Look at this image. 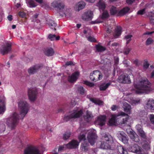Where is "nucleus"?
Masks as SVG:
<instances>
[{"instance_id":"1","label":"nucleus","mask_w":154,"mask_h":154,"mask_svg":"<svg viewBox=\"0 0 154 154\" xmlns=\"http://www.w3.org/2000/svg\"><path fill=\"white\" fill-rule=\"evenodd\" d=\"M134 87L137 89L135 92L137 94H148L152 90L150 82L146 79H140L138 85L134 84Z\"/></svg>"},{"instance_id":"2","label":"nucleus","mask_w":154,"mask_h":154,"mask_svg":"<svg viewBox=\"0 0 154 154\" xmlns=\"http://www.w3.org/2000/svg\"><path fill=\"white\" fill-rule=\"evenodd\" d=\"M19 121L18 114L16 112L13 113L7 120V123L9 127L14 129L17 125Z\"/></svg>"},{"instance_id":"3","label":"nucleus","mask_w":154,"mask_h":154,"mask_svg":"<svg viewBox=\"0 0 154 154\" xmlns=\"http://www.w3.org/2000/svg\"><path fill=\"white\" fill-rule=\"evenodd\" d=\"M18 105L20 115L23 119L27 113L29 108V105L26 101H20L18 103Z\"/></svg>"},{"instance_id":"4","label":"nucleus","mask_w":154,"mask_h":154,"mask_svg":"<svg viewBox=\"0 0 154 154\" xmlns=\"http://www.w3.org/2000/svg\"><path fill=\"white\" fill-rule=\"evenodd\" d=\"M38 94L37 89L35 88H30L28 90V96L31 102H34L36 99Z\"/></svg>"},{"instance_id":"5","label":"nucleus","mask_w":154,"mask_h":154,"mask_svg":"<svg viewBox=\"0 0 154 154\" xmlns=\"http://www.w3.org/2000/svg\"><path fill=\"white\" fill-rule=\"evenodd\" d=\"M97 137L96 131L93 130H89L87 134V138L88 142L93 145L95 143Z\"/></svg>"},{"instance_id":"6","label":"nucleus","mask_w":154,"mask_h":154,"mask_svg":"<svg viewBox=\"0 0 154 154\" xmlns=\"http://www.w3.org/2000/svg\"><path fill=\"white\" fill-rule=\"evenodd\" d=\"M82 112L81 110L79 111H75L72 112L70 113L68 115H65L64 118L65 121L67 122L72 118H76L80 117L82 115Z\"/></svg>"},{"instance_id":"7","label":"nucleus","mask_w":154,"mask_h":154,"mask_svg":"<svg viewBox=\"0 0 154 154\" xmlns=\"http://www.w3.org/2000/svg\"><path fill=\"white\" fill-rule=\"evenodd\" d=\"M102 77V74L98 70L93 71V73H91L90 75V78L91 80L94 82L101 80Z\"/></svg>"},{"instance_id":"8","label":"nucleus","mask_w":154,"mask_h":154,"mask_svg":"<svg viewBox=\"0 0 154 154\" xmlns=\"http://www.w3.org/2000/svg\"><path fill=\"white\" fill-rule=\"evenodd\" d=\"M136 128L141 139L144 142H147V141H149V139L146 136V133L141 128V126L140 125H138L136 126Z\"/></svg>"},{"instance_id":"9","label":"nucleus","mask_w":154,"mask_h":154,"mask_svg":"<svg viewBox=\"0 0 154 154\" xmlns=\"http://www.w3.org/2000/svg\"><path fill=\"white\" fill-rule=\"evenodd\" d=\"M51 6L57 10L62 11L65 7L64 2L60 0H55L51 3Z\"/></svg>"},{"instance_id":"10","label":"nucleus","mask_w":154,"mask_h":154,"mask_svg":"<svg viewBox=\"0 0 154 154\" xmlns=\"http://www.w3.org/2000/svg\"><path fill=\"white\" fill-rule=\"evenodd\" d=\"M43 67V64H37L30 67L28 70V73L30 75L35 74L40 70Z\"/></svg>"},{"instance_id":"11","label":"nucleus","mask_w":154,"mask_h":154,"mask_svg":"<svg viewBox=\"0 0 154 154\" xmlns=\"http://www.w3.org/2000/svg\"><path fill=\"white\" fill-rule=\"evenodd\" d=\"M11 45L8 43L2 45L0 50L1 54L4 55L9 53L11 51Z\"/></svg>"},{"instance_id":"12","label":"nucleus","mask_w":154,"mask_h":154,"mask_svg":"<svg viewBox=\"0 0 154 154\" xmlns=\"http://www.w3.org/2000/svg\"><path fill=\"white\" fill-rule=\"evenodd\" d=\"M24 154H40V152L36 147L29 146L25 149Z\"/></svg>"},{"instance_id":"13","label":"nucleus","mask_w":154,"mask_h":154,"mask_svg":"<svg viewBox=\"0 0 154 154\" xmlns=\"http://www.w3.org/2000/svg\"><path fill=\"white\" fill-rule=\"evenodd\" d=\"M129 150L131 152L137 154H143L144 152L143 150L138 145L135 144L130 146L129 148Z\"/></svg>"},{"instance_id":"14","label":"nucleus","mask_w":154,"mask_h":154,"mask_svg":"<svg viewBox=\"0 0 154 154\" xmlns=\"http://www.w3.org/2000/svg\"><path fill=\"white\" fill-rule=\"evenodd\" d=\"M117 136L119 139L124 143L127 144L128 143V138L123 131H119L117 133Z\"/></svg>"},{"instance_id":"15","label":"nucleus","mask_w":154,"mask_h":154,"mask_svg":"<svg viewBox=\"0 0 154 154\" xmlns=\"http://www.w3.org/2000/svg\"><path fill=\"white\" fill-rule=\"evenodd\" d=\"M118 81L119 82L124 84L130 83L131 82L130 77L127 74L121 75L118 78Z\"/></svg>"},{"instance_id":"16","label":"nucleus","mask_w":154,"mask_h":154,"mask_svg":"<svg viewBox=\"0 0 154 154\" xmlns=\"http://www.w3.org/2000/svg\"><path fill=\"white\" fill-rule=\"evenodd\" d=\"M79 73L78 72H75L73 73L71 76H69L68 78V81L71 83H74L76 82L78 78Z\"/></svg>"},{"instance_id":"17","label":"nucleus","mask_w":154,"mask_h":154,"mask_svg":"<svg viewBox=\"0 0 154 154\" xmlns=\"http://www.w3.org/2000/svg\"><path fill=\"white\" fill-rule=\"evenodd\" d=\"M78 138L80 141H81L82 140H84L85 141L86 139H85V135L84 134H80L78 137ZM88 143H85V142H84V143H82V151H86L88 150Z\"/></svg>"},{"instance_id":"18","label":"nucleus","mask_w":154,"mask_h":154,"mask_svg":"<svg viewBox=\"0 0 154 154\" xmlns=\"http://www.w3.org/2000/svg\"><path fill=\"white\" fill-rule=\"evenodd\" d=\"M103 138L104 140L108 143L112 144L113 143L112 137L108 133L103 134L102 135Z\"/></svg>"},{"instance_id":"19","label":"nucleus","mask_w":154,"mask_h":154,"mask_svg":"<svg viewBox=\"0 0 154 154\" xmlns=\"http://www.w3.org/2000/svg\"><path fill=\"white\" fill-rule=\"evenodd\" d=\"M93 16V12L90 10H88L82 16V18L83 20L88 21L91 20Z\"/></svg>"},{"instance_id":"20","label":"nucleus","mask_w":154,"mask_h":154,"mask_svg":"<svg viewBox=\"0 0 154 154\" xmlns=\"http://www.w3.org/2000/svg\"><path fill=\"white\" fill-rule=\"evenodd\" d=\"M46 23L48 24L50 29L56 30V27L57 26V23L53 20L49 18L46 19Z\"/></svg>"},{"instance_id":"21","label":"nucleus","mask_w":154,"mask_h":154,"mask_svg":"<svg viewBox=\"0 0 154 154\" xmlns=\"http://www.w3.org/2000/svg\"><path fill=\"white\" fill-rule=\"evenodd\" d=\"M79 143L77 140H73L65 146H67L68 148L74 149L77 148L79 146Z\"/></svg>"},{"instance_id":"22","label":"nucleus","mask_w":154,"mask_h":154,"mask_svg":"<svg viewBox=\"0 0 154 154\" xmlns=\"http://www.w3.org/2000/svg\"><path fill=\"white\" fill-rule=\"evenodd\" d=\"M112 144L106 142V141H102L100 142V147L103 149H112L111 145Z\"/></svg>"},{"instance_id":"23","label":"nucleus","mask_w":154,"mask_h":154,"mask_svg":"<svg viewBox=\"0 0 154 154\" xmlns=\"http://www.w3.org/2000/svg\"><path fill=\"white\" fill-rule=\"evenodd\" d=\"M106 121V116H101L98 117L97 122L98 125L100 126H102L105 125Z\"/></svg>"},{"instance_id":"24","label":"nucleus","mask_w":154,"mask_h":154,"mask_svg":"<svg viewBox=\"0 0 154 154\" xmlns=\"http://www.w3.org/2000/svg\"><path fill=\"white\" fill-rule=\"evenodd\" d=\"M129 136L132 140L135 142H138L139 140L138 136L136 133L133 131H130Z\"/></svg>"},{"instance_id":"25","label":"nucleus","mask_w":154,"mask_h":154,"mask_svg":"<svg viewBox=\"0 0 154 154\" xmlns=\"http://www.w3.org/2000/svg\"><path fill=\"white\" fill-rule=\"evenodd\" d=\"M120 116V115H114L112 116L111 118L109 120V123L112 125H115L117 123V119L119 118V117Z\"/></svg>"},{"instance_id":"26","label":"nucleus","mask_w":154,"mask_h":154,"mask_svg":"<svg viewBox=\"0 0 154 154\" xmlns=\"http://www.w3.org/2000/svg\"><path fill=\"white\" fill-rule=\"evenodd\" d=\"M119 115H120V116L119 117V118L122 117V123L124 124L126 123L128 119V115L123 112H121Z\"/></svg>"},{"instance_id":"27","label":"nucleus","mask_w":154,"mask_h":154,"mask_svg":"<svg viewBox=\"0 0 154 154\" xmlns=\"http://www.w3.org/2000/svg\"><path fill=\"white\" fill-rule=\"evenodd\" d=\"M45 54L48 56H53L54 54V51L52 48H47L44 50Z\"/></svg>"},{"instance_id":"28","label":"nucleus","mask_w":154,"mask_h":154,"mask_svg":"<svg viewBox=\"0 0 154 154\" xmlns=\"http://www.w3.org/2000/svg\"><path fill=\"white\" fill-rule=\"evenodd\" d=\"M93 117L91 112L87 110L86 115L84 116V118L85 120L87 122L91 120Z\"/></svg>"},{"instance_id":"29","label":"nucleus","mask_w":154,"mask_h":154,"mask_svg":"<svg viewBox=\"0 0 154 154\" xmlns=\"http://www.w3.org/2000/svg\"><path fill=\"white\" fill-rule=\"evenodd\" d=\"M116 149L119 153L121 154H128L126 149L122 146H117Z\"/></svg>"},{"instance_id":"30","label":"nucleus","mask_w":154,"mask_h":154,"mask_svg":"<svg viewBox=\"0 0 154 154\" xmlns=\"http://www.w3.org/2000/svg\"><path fill=\"white\" fill-rule=\"evenodd\" d=\"M77 8H75V11H79L80 10L84 8L86 5L85 3L82 1H81L78 3L77 4Z\"/></svg>"},{"instance_id":"31","label":"nucleus","mask_w":154,"mask_h":154,"mask_svg":"<svg viewBox=\"0 0 154 154\" xmlns=\"http://www.w3.org/2000/svg\"><path fill=\"white\" fill-rule=\"evenodd\" d=\"M146 104L148 108L152 110H154V100L153 99H149Z\"/></svg>"},{"instance_id":"32","label":"nucleus","mask_w":154,"mask_h":154,"mask_svg":"<svg viewBox=\"0 0 154 154\" xmlns=\"http://www.w3.org/2000/svg\"><path fill=\"white\" fill-rule=\"evenodd\" d=\"M97 6L99 7L101 12V11L105 10L106 8L105 3L101 0H99L97 3Z\"/></svg>"},{"instance_id":"33","label":"nucleus","mask_w":154,"mask_h":154,"mask_svg":"<svg viewBox=\"0 0 154 154\" xmlns=\"http://www.w3.org/2000/svg\"><path fill=\"white\" fill-rule=\"evenodd\" d=\"M102 13L100 17L102 19H104L107 18L109 16V14L107 11L105 10L102 11Z\"/></svg>"},{"instance_id":"34","label":"nucleus","mask_w":154,"mask_h":154,"mask_svg":"<svg viewBox=\"0 0 154 154\" xmlns=\"http://www.w3.org/2000/svg\"><path fill=\"white\" fill-rule=\"evenodd\" d=\"M5 109V103L4 101L0 99V114L3 113Z\"/></svg>"},{"instance_id":"35","label":"nucleus","mask_w":154,"mask_h":154,"mask_svg":"<svg viewBox=\"0 0 154 154\" xmlns=\"http://www.w3.org/2000/svg\"><path fill=\"white\" fill-rule=\"evenodd\" d=\"M124 111L128 113L130 112L131 109V106L127 103H125L124 104Z\"/></svg>"},{"instance_id":"36","label":"nucleus","mask_w":154,"mask_h":154,"mask_svg":"<svg viewBox=\"0 0 154 154\" xmlns=\"http://www.w3.org/2000/svg\"><path fill=\"white\" fill-rule=\"evenodd\" d=\"M122 28L120 26H118L116 29V34L114 37L115 38H117L120 35L122 32Z\"/></svg>"},{"instance_id":"37","label":"nucleus","mask_w":154,"mask_h":154,"mask_svg":"<svg viewBox=\"0 0 154 154\" xmlns=\"http://www.w3.org/2000/svg\"><path fill=\"white\" fill-rule=\"evenodd\" d=\"M118 11V10L116 7L113 6L111 7L110 10V13L111 15H116Z\"/></svg>"},{"instance_id":"38","label":"nucleus","mask_w":154,"mask_h":154,"mask_svg":"<svg viewBox=\"0 0 154 154\" xmlns=\"http://www.w3.org/2000/svg\"><path fill=\"white\" fill-rule=\"evenodd\" d=\"M77 90L78 93L81 95H84L86 94L85 90L82 86H79L78 87Z\"/></svg>"},{"instance_id":"39","label":"nucleus","mask_w":154,"mask_h":154,"mask_svg":"<svg viewBox=\"0 0 154 154\" xmlns=\"http://www.w3.org/2000/svg\"><path fill=\"white\" fill-rule=\"evenodd\" d=\"M95 47L97 50L98 52H101L106 50L105 47L98 45H96Z\"/></svg>"},{"instance_id":"40","label":"nucleus","mask_w":154,"mask_h":154,"mask_svg":"<svg viewBox=\"0 0 154 154\" xmlns=\"http://www.w3.org/2000/svg\"><path fill=\"white\" fill-rule=\"evenodd\" d=\"M130 10V8L128 7L124 8L121 10L119 12V14L122 15H124L127 13Z\"/></svg>"},{"instance_id":"41","label":"nucleus","mask_w":154,"mask_h":154,"mask_svg":"<svg viewBox=\"0 0 154 154\" xmlns=\"http://www.w3.org/2000/svg\"><path fill=\"white\" fill-rule=\"evenodd\" d=\"M90 100L91 101L94 103L96 104L101 105L103 104V102L102 101L97 100L94 98H90Z\"/></svg>"},{"instance_id":"42","label":"nucleus","mask_w":154,"mask_h":154,"mask_svg":"<svg viewBox=\"0 0 154 154\" xmlns=\"http://www.w3.org/2000/svg\"><path fill=\"white\" fill-rule=\"evenodd\" d=\"M110 83H108L104 85H102L100 87V90L101 91H104L106 90L110 85Z\"/></svg>"},{"instance_id":"43","label":"nucleus","mask_w":154,"mask_h":154,"mask_svg":"<svg viewBox=\"0 0 154 154\" xmlns=\"http://www.w3.org/2000/svg\"><path fill=\"white\" fill-rule=\"evenodd\" d=\"M66 16L67 17H70L71 16L72 13L71 9H67L64 13Z\"/></svg>"},{"instance_id":"44","label":"nucleus","mask_w":154,"mask_h":154,"mask_svg":"<svg viewBox=\"0 0 154 154\" xmlns=\"http://www.w3.org/2000/svg\"><path fill=\"white\" fill-rule=\"evenodd\" d=\"M28 3L30 7H35L37 6L36 4L33 0H29Z\"/></svg>"},{"instance_id":"45","label":"nucleus","mask_w":154,"mask_h":154,"mask_svg":"<svg viewBox=\"0 0 154 154\" xmlns=\"http://www.w3.org/2000/svg\"><path fill=\"white\" fill-rule=\"evenodd\" d=\"M132 35H128L125 36V39L127 40L126 44H128L131 40V38Z\"/></svg>"},{"instance_id":"46","label":"nucleus","mask_w":154,"mask_h":154,"mask_svg":"<svg viewBox=\"0 0 154 154\" xmlns=\"http://www.w3.org/2000/svg\"><path fill=\"white\" fill-rule=\"evenodd\" d=\"M70 133L66 132L63 134V138L65 140H67L70 137Z\"/></svg>"},{"instance_id":"47","label":"nucleus","mask_w":154,"mask_h":154,"mask_svg":"<svg viewBox=\"0 0 154 154\" xmlns=\"http://www.w3.org/2000/svg\"><path fill=\"white\" fill-rule=\"evenodd\" d=\"M153 40L152 39L150 38H149L147 39L146 42V44L147 45H149L152 44L153 42Z\"/></svg>"},{"instance_id":"48","label":"nucleus","mask_w":154,"mask_h":154,"mask_svg":"<svg viewBox=\"0 0 154 154\" xmlns=\"http://www.w3.org/2000/svg\"><path fill=\"white\" fill-rule=\"evenodd\" d=\"M84 84L90 87H93L94 85V83L89 82L88 81H84Z\"/></svg>"},{"instance_id":"49","label":"nucleus","mask_w":154,"mask_h":154,"mask_svg":"<svg viewBox=\"0 0 154 154\" xmlns=\"http://www.w3.org/2000/svg\"><path fill=\"white\" fill-rule=\"evenodd\" d=\"M48 38L51 41H53L55 39V35L54 34H50L49 35Z\"/></svg>"},{"instance_id":"50","label":"nucleus","mask_w":154,"mask_h":154,"mask_svg":"<svg viewBox=\"0 0 154 154\" xmlns=\"http://www.w3.org/2000/svg\"><path fill=\"white\" fill-rule=\"evenodd\" d=\"M34 26L36 28L39 29L41 28V24L39 22H36L34 23Z\"/></svg>"},{"instance_id":"51","label":"nucleus","mask_w":154,"mask_h":154,"mask_svg":"<svg viewBox=\"0 0 154 154\" xmlns=\"http://www.w3.org/2000/svg\"><path fill=\"white\" fill-rule=\"evenodd\" d=\"M88 41L91 42H96V41L95 38L91 36H89L88 38Z\"/></svg>"},{"instance_id":"52","label":"nucleus","mask_w":154,"mask_h":154,"mask_svg":"<svg viewBox=\"0 0 154 154\" xmlns=\"http://www.w3.org/2000/svg\"><path fill=\"white\" fill-rule=\"evenodd\" d=\"M149 119L151 123L152 124H154V115H150L149 117Z\"/></svg>"},{"instance_id":"53","label":"nucleus","mask_w":154,"mask_h":154,"mask_svg":"<svg viewBox=\"0 0 154 154\" xmlns=\"http://www.w3.org/2000/svg\"><path fill=\"white\" fill-rule=\"evenodd\" d=\"M145 8H144L139 10L138 11L137 14H139L142 15L145 13Z\"/></svg>"},{"instance_id":"54","label":"nucleus","mask_w":154,"mask_h":154,"mask_svg":"<svg viewBox=\"0 0 154 154\" xmlns=\"http://www.w3.org/2000/svg\"><path fill=\"white\" fill-rule=\"evenodd\" d=\"M66 144H64L62 146H60L58 149V151H61L63 150L64 148H67V146H65Z\"/></svg>"},{"instance_id":"55","label":"nucleus","mask_w":154,"mask_h":154,"mask_svg":"<svg viewBox=\"0 0 154 154\" xmlns=\"http://www.w3.org/2000/svg\"><path fill=\"white\" fill-rule=\"evenodd\" d=\"M18 14L20 17H24L26 16V14L22 12H19Z\"/></svg>"},{"instance_id":"56","label":"nucleus","mask_w":154,"mask_h":154,"mask_svg":"<svg viewBox=\"0 0 154 154\" xmlns=\"http://www.w3.org/2000/svg\"><path fill=\"white\" fill-rule=\"evenodd\" d=\"M131 50V49L129 48H126L125 49L124 54L126 55L128 54Z\"/></svg>"},{"instance_id":"57","label":"nucleus","mask_w":154,"mask_h":154,"mask_svg":"<svg viewBox=\"0 0 154 154\" xmlns=\"http://www.w3.org/2000/svg\"><path fill=\"white\" fill-rule=\"evenodd\" d=\"M65 65L66 66H69V65L74 66V64H73V62L72 61H69L66 62Z\"/></svg>"},{"instance_id":"58","label":"nucleus","mask_w":154,"mask_h":154,"mask_svg":"<svg viewBox=\"0 0 154 154\" xmlns=\"http://www.w3.org/2000/svg\"><path fill=\"white\" fill-rule=\"evenodd\" d=\"M149 66V64L147 62H146L143 63V68L145 69H147Z\"/></svg>"},{"instance_id":"59","label":"nucleus","mask_w":154,"mask_h":154,"mask_svg":"<svg viewBox=\"0 0 154 154\" xmlns=\"http://www.w3.org/2000/svg\"><path fill=\"white\" fill-rule=\"evenodd\" d=\"M114 62L115 64H118L119 62V58L118 57H114Z\"/></svg>"},{"instance_id":"60","label":"nucleus","mask_w":154,"mask_h":154,"mask_svg":"<svg viewBox=\"0 0 154 154\" xmlns=\"http://www.w3.org/2000/svg\"><path fill=\"white\" fill-rule=\"evenodd\" d=\"M143 147L146 149H148L149 148V145L146 143L143 145Z\"/></svg>"},{"instance_id":"61","label":"nucleus","mask_w":154,"mask_h":154,"mask_svg":"<svg viewBox=\"0 0 154 154\" xmlns=\"http://www.w3.org/2000/svg\"><path fill=\"white\" fill-rule=\"evenodd\" d=\"M117 107L116 105H113L111 107V109L112 111H115L117 109Z\"/></svg>"},{"instance_id":"62","label":"nucleus","mask_w":154,"mask_h":154,"mask_svg":"<svg viewBox=\"0 0 154 154\" xmlns=\"http://www.w3.org/2000/svg\"><path fill=\"white\" fill-rule=\"evenodd\" d=\"M135 0H126V2L128 4H131Z\"/></svg>"},{"instance_id":"63","label":"nucleus","mask_w":154,"mask_h":154,"mask_svg":"<svg viewBox=\"0 0 154 154\" xmlns=\"http://www.w3.org/2000/svg\"><path fill=\"white\" fill-rule=\"evenodd\" d=\"M38 16V14L36 13L32 17L33 20H34V19H35L37 18Z\"/></svg>"},{"instance_id":"64","label":"nucleus","mask_w":154,"mask_h":154,"mask_svg":"<svg viewBox=\"0 0 154 154\" xmlns=\"http://www.w3.org/2000/svg\"><path fill=\"white\" fill-rule=\"evenodd\" d=\"M7 18L9 21H11L12 20V16L11 15H9Z\"/></svg>"}]
</instances>
